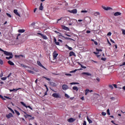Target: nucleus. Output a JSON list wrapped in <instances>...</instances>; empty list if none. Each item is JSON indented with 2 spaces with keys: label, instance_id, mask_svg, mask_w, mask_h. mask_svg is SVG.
Instances as JSON below:
<instances>
[{
  "label": "nucleus",
  "instance_id": "f257e3e1",
  "mask_svg": "<svg viewBox=\"0 0 125 125\" xmlns=\"http://www.w3.org/2000/svg\"><path fill=\"white\" fill-rule=\"evenodd\" d=\"M52 96L55 98H61L62 96L59 93H54L52 95Z\"/></svg>",
  "mask_w": 125,
  "mask_h": 125
},
{
  "label": "nucleus",
  "instance_id": "f03ea898",
  "mask_svg": "<svg viewBox=\"0 0 125 125\" xmlns=\"http://www.w3.org/2000/svg\"><path fill=\"white\" fill-rule=\"evenodd\" d=\"M37 63H38V65L39 66H40V67H41L44 68V69L45 70H47V69L45 67H44V66L42 64V63L40 61H38Z\"/></svg>",
  "mask_w": 125,
  "mask_h": 125
},
{
  "label": "nucleus",
  "instance_id": "7ed1b4c3",
  "mask_svg": "<svg viewBox=\"0 0 125 125\" xmlns=\"http://www.w3.org/2000/svg\"><path fill=\"white\" fill-rule=\"evenodd\" d=\"M59 38H60L61 39H62V38H64L65 40H72L71 38H67V37H65L64 36L62 35H59Z\"/></svg>",
  "mask_w": 125,
  "mask_h": 125
},
{
  "label": "nucleus",
  "instance_id": "20e7f679",
  "mask_svg": "<svg viewBox=\"0 0 125 125\" xmlns=\"http://www.w3.org/2000/svg\"><path fill=\"white\" fill-rule=\"evenodd\" d=\"M58 56V54L57 53V51H54L53 53V59L54 60L56 59Z\"/></svg>",
  "mask_w": 125,
  "mask_h": 125
},
{
  "label": "nucleus",
  "instance_id": "39448f33",
  "mask_svg": "<svg viewBox=\"0 0 125 125\" xmlns=\"http://www.w3.org/2000/svg\"><path fill=\"white\" fill-rule=\"evenodd\" d=\"M21 104L23 105L24 107H25L26 108H30L31 110H33V108L29 105L27 106L26 105V104H25L23 102H21Z\"/></svg>",
  "mask_w": 125,
  "mask_h": 125
},
{
  "label": "nucleus",
  "instance_id": "423d86ee",
  "mask_svg": "<svg viewBox=\"0 0 125 125\" xmlns=\"http://www.w3.org/2000/svg\"><path fill=\"white\" fill-rule=\"evenodd\" d=\"M3 53L5 55L7 56L13 55V54L12 52H7L6 51H4Z\"/></svg>",
  "mask_w": 125,
  "mask_h": 125
},
{
  "label": "nucleus",
  "instance_id": "0eeeda50",
  "mask_svg": "<svg viewBox=\"0 0 125 125\" xmlns=\"http://www.w3.org/2000/svg\"><path fill=\"white\" fill-rule=\"evenodd\" d=\"M68 12L70 13H73V14H77L78 12L77 9H74L72 10H69Z\"/></svg>",
  "mask_w": 125,
  "mask_h": 125
},
{
  "label": "nucleus",
  "instance_id": "6e6552de",
  "mask_svg": "<svg viewBox=\"0 0 125 125\" xmlns=\"http://www.w3.org/2000/svg\"><path fill=\"white\" fill-rule=\"evenodd\" d=\"M62 28L63 30H65V31H70L69 28L65 25H62Z\"/></svg>",
  "mask_w": 125,
  "mask_h": 125
},
{
  "label": "nucleus",
  "instance_id": "1a4fd4ad",
  "mask_svg": "<svg viewBox=\"0 0 125 125\" xmlns=\"http://www.w3.org/2000/svg\"><path fill=\"white\" fill-rule=\"evenodd\" d=\"M62 88L64 90H66L67 89H68V86L66 84H63L62 86Z\"/></svg>",
  "mask_w": 125,
  "mask_h": 125
},
{
  "label": "nucleus",
  "instance_id": "9d476101",
  "mask_svg": "<svg viewBox=\"0 0 125 125\" xmlns=\"http://www.w3.org/2000/svg\"><path fill=\"white\" fill-rule=\"evenodd\" d=\"M13 115L11 113L6 115V117L7 118V119H10V118H13Z\"/></svg>",
  "mask_w": 125,
  "mask_h": 125
},
{
  "label": "nucleus",
  "instance_id": "9b49d317",
  "mask_svg": "<svg viewBox=\"0 0 125 125\" xmlns=\"http://www.w3.org/2000/svg\"><path fill=\"white\" fill-rule=\"evenodd\" d=\"M75 119L73 118H70L69 119L67 120V121L68 123H73V122H75Z\"/></svg>",
  "mask_w": 125,
  "mask_h": 125
},
{
  "label": "nucleus",
  "instance_id": "f8f14e48",
  "mask_svg": "<svg viewBox=\"0 0 125 125\" xmlns=\"http://www.w3.org/2000/svg\"><path fill=\"white\" fill-rule=\"evenodd\" d=\"M78 70H83V68H81L80 69H76L74 70H72L71 71H70V73H75L76 72H77Z\"/></svg>",
  "mask_w": 125,
  "mask_h": 125
},
{
  "label": "nucleus",
  "instance_id": "ddd939ff",
  "mask_svg": "<svg viewBox=\"0 0 125 125\" xmlns=\"http://www.w3.org/2000/svg\"><path fill=\"white\" fill-rule=\"evenodd\" d=\"M102 8H103L104 10H106V11L110 10L112 9V8H111V7H106L103 6H102Z\"/></svg>",
  "mask_w": 125,
  "mask_h": 125
},
{
  "label": "nucleus",
  "instance_id": "4468645a",
  "mask_svg": "<svg viewBox=\"0 0 125 125\" xmlns=\"http://www.w3.org/2000/svg\"><path fill=\"white\" fill-rule=\"evenodd\" d=\"M82 75L91 76V73H89V72H82Z\"/></svg>",
  "mask_w": 125,
  "mask_h": 125
},
{
  "label": "nucleus",
  "instance_id": "2eb2a0df",
  "mask_svg": "<svg viewBox=\"0 0 125 125\" xmlns=\"http://www.w3.org/2000/svg\"><path fill=\"white\" fill-rule=\"evenodd\" d=\"M75 56V52L73 51H70L69 53V57H72V56Z\"/></svg>",
  "mask_w": 125,
  "mask_h": 125
},
{
  "label": "nucleus",
  "instance_id": "dca6fc26",
  "mask_svg": "<svg viewBox=\"0 0 125 125\" xmlns=\"http://www.w3.org/2000/svg\"><path fill=\"white\" fill-rule=\"evenodd\" d=\"M14 13L17 16L21 17L20 14L18 12V10L15 9L14 10Z\"/></svg>",
  "mask_w": 125,
  "mask_h": 125
},
{
  "label": "nucleus",
  "instance_id": "f3484780",
  "mask_svg": "<svg viewBox=\"0 0 125 125\" xmlns=\"http://www.w3.org/2000/svg\"><path fill=\"white\" fill-rule=\"evenodd\" d=\"M8 63L11 66L14 65V63L10 60L8 61Z\"/></svg>",
  "mask_w": 125,
  "mask_h": 125
},
{
  "label": "nucleus",
  "instance_id": "a211bd4d",
  "mask_svg": "<svg viewBox=\"0 0 125 125\" xmlns=\"http://www.w3.org/2000/svg\"><path fill=\"white\" fill-rule=\"evenodd\" d=\"M86 119H87V120L88 121V122H89V124H92V121L91 120H90L89 119V118H88V116L86 117Z\"/></svg>",
  "mask_w": 125,
  "mask_h": 125
},
{
  "label": "nucleus",
  "instance_id": "6ab92c4d",
  "mask_svg": "<svg viewBox=\"0 0 125 125\" xmlns=\"http://www.w3.org/2000/svg\"><path fill=\"white\" fill-rule=\"evenodd\" d=\"M50 85L52 86H57V84L54 82H50Z\"/></svg>",
  "mask_w": 125,
  "mask_h": 125
},
{
  "label": "nucleus",
  "instance_id": "aec40b11",
  "mask_svg": "<svg viewBox=\"0 0 125 125\" xmlns=\"http://www.w3.org/2000/svg\"><path fill=\"white\" fill-rule=\"evenodd\" d=\"M41 37H42V39H43V40H48V38L47 37V36L46 35H44L43 34V35H42V36H41Z\"/></svg>",
  "mask_w": 125,
  "mask_h": 125
},
{
  "label": "nucleus",
  "instance_id": "412c9836",
  "mask_svg": "<svg viewBox=\"0 0 125 125\" xmlns=\"http://www.w3.org/2000/svg\"><path fill=\"white\" fill-rule=\"evenodd\" d=\"M43 9V6H42V3L40 4V6H39V10L42 11Z\"/></svg>",
  "mask_w": 125,
  "mask_h": 125
},
{
  "label": "nucleus",
  "instance_id": "4be33fe9",
  "mask_svg": "<svg viewBox=\"0 0 125 125\" xmlns=\"http://www.w3.org/2000/svg\"><path fill=\"white\" fill-rule=\"evenodd\" d=\"M21 67H24V68H30L29 66H27V65H24V64H23V63H21Z\"/></svg>",
  "mask_w": 125,
  "mask_h": 125
},
{
  "label": "nucleus",
  "instance_id": "5701e85b",
  "mask_svg": "<svg viewBox=\"0 0 125 125\" xmlns=\"http://www.w3.org/2000/svg\"><path fill=\"white\" fill-rule=\"evenodd\" d=\"M121 15V13L119 12H117L115 13V14H114L115 16H118Z\"/></svg>",
  "mask_w": 125,
  "mask_h": 125
},
{
  "label": "nucleus",
  "instance_id": "b1692460",
  "mask_svg": "<svg viewBox=\"0 0 125 125\" xmlns=\"http://www.w3.org/2000/svg\"><path fill=\"white\" fill-rule=\"evenodd\" d=\"M13 57V55H10L9 57H6V59L9 60L10 59H12Z\"/></svg>",
  "mask_w": 125,
  "mask_h": 125
},
{
  "label": "nucleus",
  "instance_id": "393cba45",
  "mask_svg": "<svg viewBox=\"0 0 125 125\" xmlns=\"http://www.w3.org/2000/svg\"><path fill=\"white\" fill-rule=\"evenodd\" d=\"M72 89L73 90H76V91H78L79 90V88L78 87H77V86H73L72 87Z\"/></svg>",
  "mask_w": 125,
  "mask_h": 125
},
{
  "label": "nucleus",
  "instance_id": "a878e982",
  "mask_svg": "<svg viewBox=\"0 0 125 125\" xmlns=\"http://www.w3.org/2000/svg\"><path fill=\"white\" fill-rule=\"evenodd\" d=\"M25 32V30L24 29H19L18 30L19 33H24Z\"/></svg>",
  "mask_w": 125,
  "mask_h": 125
},
{
  "label": "nucleus",
  "instance_id": "bb28decb",
  "mask_svg": "<svg viewBox=\"0 0 125 125\" xmlns=\"http://www.w3.org/2000/svg\"><path fill=\"white\" fill-rule=\"evenodd\" d=\"M88 93H89V89H86L85 90V95H86L87 94H88Z\"/></svg>",
  "mask_w": 125,
  "mask_h": 125
},
{
  "label": "nucleus",
  "instance_id": "cd10ccee",
  "mask_svg": "<svg viewBox=\"0 0 125 125\" xmlns=\"http://www.w3.org/2000/svg\"><path fill=\"white\" fill-rule=\"evenodd\" d=\"M23 57V55H15V58H19V57Z\"/></svg>",
  "mask_w": 125,
  "mask_h": 125
},
{
  "label": "nucleus",
  "instance_id": "c85d7f7f",
  "mask_svg": "<svg viewBox=\"0 0 125 125\" xmlns=\"http://www.w3.org/2000/svg\"><path fill=\"white\" fill-rule=\"evenodd\" d=\"M15 111L17 115H18V116H20V113L18 111H17V110H15Z\"/></svg>",
  "mask_w": 125,
  "mask_h": 125
},
{
  "label": "nucleus",
  "instance_id": "c756f323",
  "mask_svg": "<svg viewBox=\"0 0 125 125\" xmlns=\"http://www.w3.org/2000/svg\"><path fill=\"white\" fill-rule=\"evenodd\" d=\"M65 75L67 76H70V77L72 76V74H71V73H65Z\"/></svg>",
  "mask_w": 125,
  "mask_h": 125
},
{
  "label": "nucleus",
  "instance_id": "7c9ffc66",
  "mask_svg": "<svg viewBox=\"0 0 125 125\" xmlns=\"http://www.w3.org/2000/svg\"><path fill=\"white\" fill-rule=\"evenodd\" d=\"M80 64L81 65V66L82 68H83V69H86V66H84L83 64H81V63H80Z\"/></svg>",
  "mask_w": 125,
  "mask_h": 125
},
{
  "label": "nucleus",
  "instance_id": "2f4dec72",
  "mask_svg": "<svg viewBox=\"0 0 125 125\" xmlns=\"http://www.w3.org/2000/svg\"><path fill=\"white\" fill-rule=\"evenodd\" d=\"M8 108L13 113H14V114L15 113L14 111H13V110L11 108L8 107Z\"/></svg>",
  "mask_w": 125,
  "mask_h": 125
},
{
  "label": "nucleus",
  "instance_id": "473e14b6",
  "mask_svg": "<svg viewBox=\"0 0 125 125\" xmlns=\"http://www.w3.org/2000/svg\"><path fill=\"white\" fill-rule=\"evenodd\" d=\"M0 64L2 65L3 64V61H2L1 59H0Z\"/></svg>",
  "mask_w": 125,
  "mask_h": 125
},
{
  "label": "nucleus",
  "instance_id": "72a5a7b5",
  "mask_svg": "<svg viewBox=\"0 0 125 125\" xmlns=\"http://www.w3.org/2000/svg\"><path fill=\"white\" fill-rule=\"evenodd\" d=\"M0 98L3 101L6 100V99L4 98H3V96L1 95H0Z\"/></svg>",
  "mask_w": 125,
  "mask_h": 125
},
{
  "label": "nucleus",
  "instance_id": "f704fd0d",
  "mask_svg": "<svg viewBox=\"0 0 125 125\" xmlns=\"http://www.w3.org/2000/svg\"><path fill=\"white\" fill-rule=\"evenodd\" d=\"M64 96L68 99L70 98V96L67 94H65Z\"/></svg>",
  "mask_w": 125,
  "mask_h": 125
},
{
  "label": "nucleus",
  "instance_id": "c9c22d12",
  "mask_svg": "<svg viewBox=\"0 0 125 125\" xmlns=\"http://www.w3.org/2000/svg\"><path fill=\"white\" fill-rule=\"evenodd\" d=\"M43 78L46 79L48 81H50V78H48L47 77H45V76H43Z\"/></svg>",
  "mask_w": 125,
  "mask_h": 125
},
{
  "label": "nucleus",
  "instance_id": "e433bc0d",
  "mask_svg": "<svg viewBox=\"0 0 125 125\" xmlns=\"http://www.w3.org/2000/svg\"><path fill=\"white\" fill-rule=\"evenodd\" d=\"M94 15H95V16L99 15H100V13L98 12H96L94 13Z\"/></svg>",
  "mask_w": 125,
  "mask_h": 125
},
{
  "label": "nucleus",
  "instance_id": "4c0bfd02",
  "mask_svg": "<svg viewBox=\"0 0 125 125\" xmlns=\"http://www.w3.org/2000/svg\"><path fill=\"white\" fill-rule=\"evenodd\" d=\"M7 79V77H2V78H1V80L2 81H5Z\"/></svg>",
  "mask_w": 125,
  "mask_h": 125
},
{
  "label": "nucleus",
  "instance_id": "58836bf2",
  "mask_svg": "<svg viewBox=\"0 0 125 125\" xmlns=\"http://www.w3.org/2000/svg\"><path fill=\"white\" fill-rule=\"evenodd\" d=\"M28 72L31 74H34V71H32V70H28Z\"/></svg>",
  "mask_w": 125,
  "mask_h": 125
},
{
  "label": "nucleus",
  "instance_id": "ea45409f",
  "mask_svg": "<svg viewBox=\"0 0 125 125\" xmlns=\"http://www.w3.org/2000/svg\"><path fill=\"white\" fill-rule=\"evenodd\" d=\"M101 60L104 61H105L106 60V59L105 58L103 57V58H101Z\"/></svg>",
  "mask_w": 125,
  "mask_h": 125
},
{
  "label": "nucleus",
  "instance_id": "a19ab883",
  "mask_svg": "<svg viewBox=\"0 0 125 125\" xmlns=\"http://www.w3.org/2000/svg\"><path fill=\"white\" fill-rule=\"evenodd\" d=\"M96 51H98V52H102V49H99L98 48H96Z\"/></svg>",
  "mask_w": 125,
  "mask_h": 125
},
{
  "label": "nucleus",
  "instance_id": "79ce46f5",
  "mask_svg": "<svg viewBox=\"0 0 125 125\" xmlns=\"http://www.w3.org/2000/svg\"><path fill=\"white\" fill-rule=\"evenodd\" d=\"M21 89V88L13 89V91L16 92V91H18V90H20V89Z\"/></svg>",
  "mask_w": 125,
  "mask_h": 125
},
{
  "label": "nucleus",
  "instance_id": "37998d69",
  "mask_svg": "<svg viewBox=\"0 0 125 125\" xmlns=\"http://www.w3.org/2000/svg\"><path fill=\"white\" fill-rule=\"evenodd\" d=\"M55 43L56 44V45H60V42H56Z\"/></svg>",
  "mask_w": 125,
  "mask_h": 125
},
{
  "label": "nucleus",
  "instance_id": "c03bdc74",
  "mask_svg": "<svg viewBox=\"0 0 125 125\" xmlns=\"http://www.w3.org/2000/svg\"><path fill=\"white\" fill-rule=\"evenodd\" d=\"M81 13H87V11H86V10H82Z\"/></svg>",
  "mask_w": 125,
  "mask_h": 125
},
{
  "label": "nucleus",
  "instance_id": "a18cd8bd",
  "mask_svg": "<svg viewBox=\"0 0 125 125\" xmlns=\"http://www.w3.org/2000/svg\"><path fill=\"white\" fill-rule=\"evenodd\" d=\"M107 114L109 115H110V113L109 109H108L107 110Z\"/></svg>",
  "mask_w": 125,
  "mask_h": 125
},
{
  "label": "nucleus",
  "instance_id": "49530a36",
  "mask_svg": "<svg viewBox=\"0 0 125 125\" xmlns=\"http://www.w3.org/2000/svg\"><path fill=\"white\" fill-rule=\"evenodd\" d=\"M93 53L95 55H98L99 54V52H93Z\"/></svg>",
  "mask_w": 125,
  "mask_h": 125
},
{
  "label": "nucleus",
  "instance_id": "de8ad7c7",
  "mask_svg": "<svg viewBox=\"0 0 125 125\" xmlns=\"http://www.w3.org/2000/svg\"><path fill=\"white\" fill-rule=\"evenodd\" d=\"M71 84H79V83H72Z\"/></svg>",
  "mask_w": 125,
  "mask_h": 125
},
{
  "label": "nucleus",
  "instance_id": "09e8293b",
  "mask_svg": "<svg viewBox=\"0 0 125 125\" xmlns=\"http://www.w3.org/2000/svg\"><path fill=\"white\" fill-rule=\"evenodd\" d=\"M21 36V34H19L17 36V38L16 39L17 40H19V37Z\"/></svg>",
  "mask_w": 125,
  "mask_h": 125
},
{
  "label": "nucleus",
  "instance_id": "8fccbe9b",
  "mask_svg": "<svg viewBox=\"0 0 125 125\" xmlns=\"http://www.w3.org/2000/svg\"><path fill=\"white\" fill-rule=\"evenodd\" d=\"M122 32H123V35H125V30L123 29Z\"/></svg>",
  "mask_w": 125,
  "mask_h": 125
},
{
  "label": "nucleus",
  "instance_id": "3c124183",
  "mask_svg": "<svg viewBox=\"0 0 125 125\" xmlns=\"http://www.w3.org/2000/svg\"><path fill=\"white\" fill-rule=\"evenodd\" d=\"M6 15H7V16H8L9 18H11L12 17V16L8 14V13H6Z\"/></svg>",
  "mask_w": 125,
  "mask_h": 125
},
{
  "label": "nucleus",
  "instance_id": "603ef678",
  "mask_svg": "<svg viewBox=\"0 0 125 125\" xmlns=\"http://www.w3.org/2000/svg\"><path fill=\"white\" fill-rule=\"evenodd\" d=\"M106 113L105 112H103L102 113V115H103V116H105V115H106Z\"/></svg>",
  "mask_w": 125,
  "mask_h": 125
},
{
  "label": "nucleus",
  "instance_id": "864d4df0",
  "mask_svg": "<svg viewBox=\"0 0 125 125\" xmlns=\"http://www.w3.org/2000/svg\"><path fill=\"white\" fill-rule=\"evenodd\" d=\"M124 65H125V62H123L122 64L120 65V66H123Z\"/></svg>",
  "mask_w": 125,
  "mask_h": 125
},
{
  "label": "nucleus",
  "instance_id": "5fc2aeb1",
  "mask_svg": "<svg viewBox=\"0 0 125 125\" xmlns=\"http://www.w3.org/2000/svg\"><path fill=\"white\" fill-rule=\"evenodd\" d=\"M111 33L110 32H108V33H107V36H111Z\"/></svg>",
  "mask_w": 125,
  "mask_h": 125
},
{
  "label": "nucleus",
  "instance_id": "6e6d98bb",
  "mask_svg": "<svg viewBox=\"0 0 125 125\" xmlns=\"http://www.w3.org/2000/svg\"><path fill=\"white\" fill-rule=\"evenodd\" d=\"M37 35H40V36H41V37H42V35H43V34L42 33H38Z\"/></svg>",
  "mask_w": 125,
  "mask_h": 125
},
{
  "label": "nucleus",
  "instance_id": "4d7b16f0",
  "mask_svg": "<svg viewBox=\"0 0 125 125\" xmlns=\"http://www.w3.org/2000/svg\"><path fill=\"white\" fill-rule=\"evenodd\" d=\"M68 49H69V50H73V48H72V47H71L68 46Z\"/></svg>",
  "mask_w": 125,
  "mask_h": 125
},
{
  "label": "nucleus",
  "instance_id": "13d9d810",
  "mask_svg": "<svg viewBox=\"0 0 125 125\" xmlns=\"http://www.w3.org/2000/svg\"><path fill=\"white\" fill-rule=\"evenodd\" d=\"M90 30H87L86 31V34H90Z\"/></svg>",
  "mask_w": 125,
  "mask_h": 125
},
{
  "label": "nucleus",
  "instance_id": "bf43d9fd",
  "mask_svg": "<svg viewBox=\"0 0 125 125\" xmlns=\"http://www.w3.org/2000/svg\"><path fill=\"white\" fill-rule=\"evenodd\" d=\"M94 44L96 45H98V42H97L96 41H94Z\"/></svg>",
  "mask_w": 125,
  "mask_h": 125
},
{
  "label": "nucleus",
  "instance_id": "052dcab7",
  "mask_svg": "<svg viewBox=\"0 0 125 125\" xmlns=\"http://www.w3.org/2000/svg\"><path fill=\"white\" fill-rule=\"evenodd\" d=\"M83 125H86V122L85 121H83Z\"/></svg>",
  "mask_w": 125,
  "mask_h": 125
},
{
  "label": "nucleus",
  "instance_id": "680f3d73",
  "mask_svg": "<svg viewBox=\"0 0 125 125\" xmlns=\"http://www.w3.org/2000/svg\"><path fill=\"white\" fill-rule=\"evenodd\" d=\"M109 87L111 89H113V86L112 85H110L109 86Z\"/></svg>",
  "mask_w": 125,
  "mask_h": 125
},
{
  "label": "nucleus",
  "instance_id": "e2e57ef3",
  "mask_svg": "<svg viewBox=\"0 0 125 125\" xmlns=\"http://www.w3.org/2000/svg\"><path fill=\"white\" fill-rule=\"evenodd\" d=\"M96 80H97L98 82H100V78H99L98 77H97V78H96Z\"/></svg>",
  "mask_w": 125,
  "mask_h": 125
},
{
  "label": "nucleus",
  "instance_id": "0e129e2a",
  "mask_svg": "<svg viewBox=\"0 0 125 125\" xmlns=\"http://www.w3.org/2000/svg\"><path fill=\"white\" fill-rule=\"evenodd\" d=\"M26 116H27V118H28L29 117H30V118H32V116L30 115L27 114Z\"/></svg>",
  "mask_w": 125,
  "mask_h": 125
},
{
  "label": "nucleus",
  "instance_id": "69168bd1",
  "mask_svg": "<svg viewBox=\"0 0 125 125\" xmlns=\"http://www.w3.org/2000/svg\"><path fill=\"white\" fill-rule=\"evenodd\" d=\"M36 23L35 22H33L31 24V25L32 26H34L35 25Z\"/></svg>",
  "mask_w": 125,
  "mask_h": 125
},
{
  "label": "nucleus",
  "instance_id": "338daca9",
  "mask_svg": "<svg viewBox=\"0 0 125 125\" xmlns=\"http://www.w3.org/2000/svg\"><path fill=\"white\" fill-rule=\"evenodd\" d=\"M12 73H9V74H8V75L7 76V78H9L10 77V76L11 75Z\"/></svg>",
  "mask_w": 125,
  "mask_h": 125
},
{
  "label": "nucleus",
  "instance_id": "774afa93",
  "mask_svg": "<svg viewBox=\"0 0 125 125\" xmlns=\"http://www.w3.org/2000/svg\"><path fill=\"white\" fill-rule=\"evenodd\" d=\"M4 97L6 98L7 99H9V100H11V98H10L8 97H7V96H5Z\"/></svg>",
  "mask_w": 125,
  "mask_h": 125
}]
</instances>
